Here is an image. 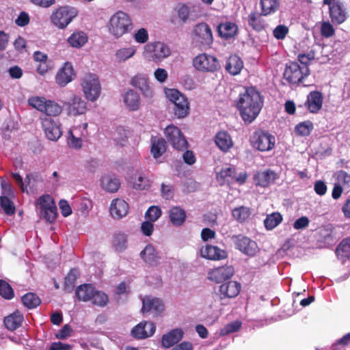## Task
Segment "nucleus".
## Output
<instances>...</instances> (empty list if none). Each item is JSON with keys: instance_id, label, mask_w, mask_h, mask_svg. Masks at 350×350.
I'll list each match as a JSON object with an SVG mask.
<instances>
[{"instance_id": "1", "label": "nucleus", "mask_w": 350, "mask_h": 350, "mask_svg": "<svg viewBox=\"0 0 350 350\" xmlns=\"http://www.w3.org/2000/svg\"><path fill=\"white\" fill-rule=\"evenodd\" d=\"M236 107L245 122H252L258 116L262 107L260 93L254 88H245L239 94L236 101Z\"/></svg>"}, {"instance_id": "2", "label": "nucleus", "mask_w": 350, "mask_h": 350, "mask_svg": "<svg viewBox=\"0 0 350 350\" xmlns=\"http://www.w3.org/2000/svg\"><path fill=\"white\" fill-rule=\"evenodd\" d=\"M132 27L133 22L131 17L122 11L114 13L110 17L107 25L109 33L116 39L128 33Z\"/></svg>"}, {"instance_id": "3", "label": "nucleus", "mask_w": 350, "mask_h": 350, "mask_svg": "<svg viewBox=\"0 0 350 350\" xmlns=\"http://www.w3.org/2000/svg\"><path fill=\"white\" fill-rule=\"evenodd\" d=\"M142 55L148 62L159 63L171 55V50L165 43L154 41L144 46Z\"/></svg>"}, {"instance_id": "4", "label": "nucleus", "mask_w": 350, "mask_h": 350, "mask_svg": "<svg viewBox=\"0 0 350 350\" xmlns=\"http://www.w3.org/2000/svg\"><path fill=\"white\" fill-rule=\"evenodd\" d=\"M35 206L40 217L49 223L57 218V209L54 198L49 194H42L37 198Z\"/></svg>"}, {"instance_id": "5", "label": "nucleus", "mask_w": 350, "mask_h": 350, "mask_svg": "<svg viewBox=\"0 0 350 350\" xmlns=\"http://www.w3.org/2000/svg\"><path fill=\"white\" fill-rule=\"evenodd\" d=\"M167 99L174 105V111L178 118L186 117L189 113V103L187 98L176 89H164Z\"/></svg>"}, {"instance_id": "6", "label": "nucleus", "mask_w": 350, "mask_h": 350, "mask_svg": "<svg viewBox=\"0 0 350 350\" xmlns=\"http://www.w3.org/2000/svg\"><path fill=\"white\" fill-rule=\"evenodd\" d=\"M75 8L64 5L55 8L50 16L51 23L59 29H66L77 16Z\"/></svg>"}, {"instance_id": "7", "label": "nucleus", "mask_w": 350, "mask_h": 350, "mask_svg": "<svg viewBox=\"0 0 350 350\" xmlns=\"http://www.w3.org/2000/svg\"><path fill=\"white\" fill-rule=\"evenodd\" d=\"M81 86L84 96L88 100L94 102L99 98L101 85L96 75L92 73L85 75L81 79Z\"/></svg>"}, {"instance_id": "8", "label": "nucleus", "mask_w": 350, "mask_h": 350, "mask_svg": "<svg viewBox=\"0 0 350 350\" xmlns=\"http://www.w3.org/2000/svg\"><path fill=\"white\" fill-rule=\"evenodd\" d=\"M310 75V70L306 66H300L293 62L287 64L284 69V78L290 83H298Z\"/></svg>"}, {"instance_id": "9", "label": "nucleus", "mask_w": 350, "mask_h": 350, "mask_svg": "<svg viewBox=\"0 0 350 350\" xmlns=\"http://www.w3.org/2000/svg\"><path fill=\"white\" fill-rule=\"evenodd\" d=\"M252 147L259 151L265 152L272 150L275 146V137L267 132L257 131L250 138Z\"/></svg>"}, {"instance_id": "10", "label": "nucleus", "mask_w": 350, "mask_h": 350, "mask_svg": "<svg viewBox=\"0 0 350 350\" xmlns=\"http://www.w3.org/2000/svg\"><path fill=\"white\" fill-rule=\"evenodd\" d=\"M193 66L198 71L202 72H213L219 68L217 59L207 53H200L193 59Z\"/></svg>"}, {"instance_id": "11", "label": "nucleus", "mask_w": 350, "mask_h": 350, "mask_svg": "<svg viewBox=\"0 0 350 350\" xmlns=\"http://www.w3.org/2000/svg\"><path fill=\"white\" fill-rule=\"evenodd\" d=\"M64 106L68 116H83L88 110L87 103L78 94H73L68 101L64 103Z\"/></svg>"}, {"instance_id": "12", "label": "nucleus", "mask_w": 350, "mask_h": 350, "mask_svg": "<svg viewBox=\"0 0 350 350\" xmlns=\"http://www.w3.org/2000/svg\"><path fill=\"white\" fill-rule=\"evenodd\" d=\"M88 124L84 122L81 125L74 126L68 131L67 135V144L70 148L79 150L82 148V137L88 135Z\"/></svg>"}, {"instance_id": "13", "label": "nucleus", "mask_w": 350, "mask_h": 350, "mask_svg": "<svg viewBox=\"0 0 350 350\" xmlns=\"http://www.w3.org/2000/svg\"><path fill=\"white\" fill-rule=\"evenodd\" d=\"M130 84L138 89L144 98L148 100L153 99L155 92L148 78L142 74H137L131 78Z\"/></svg>"}, {"instance_id": "14", "label": "nucleus", "mask_w": 350, "mask_h": 350, "mask_svg": "<svg viewBox=\"0 0 350 350\" xmlns=\"http://www.w3.org/2000/svg\"><path fill=\"white\" fill-rule=\"evenodd\" d=\"M165 135L172 146L177 150H183L187 146V142L181 131L174 125H168L164 131Z\"/></svg>"}, {"instance_id": "15", "label": "nucleus", "mask_w": 350, "mask_h": 350, "mask_svg": "<svg viewBox=\"0 0 350 350\" xmlns=\"http://www.w3.org/2000/svg\"><path fill=\"white\" fill-rule=\"evenodd\" d=\"M40 120L46 138L51 141H57L62 135L60 123L46 116L41 118Z\"/></svg>"}, {"instance_id": "16", "label": "nucleus", "mask_w": 350, "mask_h": 350, "mask_svg": "<svg viewBox=\"0 0 350 350\" xmlns=\"http://www.w3.org/2000/svg\"><path fill=\"white\" fill-rule=\"evenodd\" d=\"M142 311L144 314H151L154 317H157L163 312L165 306L159 298L152 296H146L142 299Z\"/></svg>"}, {"instance_id": "17", "label": "nucleus", "mask_w": 350, "mask_h": 350, "mask_svg": "<svg viewBox=\"0 0 350 350\" xmlns=\"http://www.w3.org/2000/svg\"><path fill=\"white\" fill-rule=\"evenodd\" d=\"M234 274V268L231 265H224L210 269L207 272L208 280L215 283L230 278Z\"/></svg>"}, {"instance_id": "18", "label": "nucleus", "mask_w": 350, "mask_h": 350, "mask_svg": "<svg viewBox=\"0 0 350 350\" xmlns=\"http://www.w3.org/2000/svg\"><path fill=\"white\" fill-rule=\"evenodd\" d=\"M75 76L73 65L70 62H65L55 75V82L59 87H65Z\"/></svg>"}, {"instance_id": "19", "label": "nucleus", "mask_w": 350, "mask_h": 350, "mask_svg": "<svg viewBox=\"0 0 350 350\" xmlns=\"http://www.w3.org/2000/svg\"><path fill=\"white\" fill-rule=\"evenodd\" d=\"M193 39L202 45L210 46L213 41L212 30L208 25L201 23L194 28Z\"/></svg>"}, {"instance_id": "20", "label": "nucleus", "mask_w": 350, "mask_h": 350, "mask_svg": "<svg viewBox=\"0 0 350 350\" xmlns=\"http://www.w3.org/2000/svg\"><path fill=\"white\" fill-rule=\"evenodd\" d=\"M234 241L236 248L247 256H253L258 252L256 243L248 237L239 235L234 238Z\"/></svg>"}, {"instance_id": "21", "label": "nucleus", "mask_w": 350, "mask_h": 350, "mask_svg": "<svg viewBox=\"0 0 350 350\" xmlns=\"http://www.w3.org/2000/svg\"><path fill=\"white\" fill-rule=\"evenodd\" d=\"M156 331V325L151 321H142L135 326L131 330L133 337L144 339L152 336Z\"/></svg>"}, {"instance_id": "22", "label": "nucleus", "mask_w": 350, "mask_h": 350, "mask_svg": "<svg viewBox=\"0 0 350 350\" xmlns=\"http://www.w3.org/2000/svg\"><path fill=\"white\" fill-rule=\"evenodd\" d=\"M122 101L126 109L136 111L140 109L142 101L139 94L132 89H129L122 94Z\"/></svg>"}, {"instance_id": "23", "label": "nucleus", "mask_w": 350, "mask_h": 350, "mask_svg": "<svg viewBox=\"0 0 350 350\" xmlns=\"http://www.w3.org/2000/svg\"><path fill=\"white\" fill-rule=\"evenodd\" d=\"M129 211V206L122 198L113 199L109 206V213L114 219H121L125 217Z\"/></svg>"}, {"instance_id": "24", "label": "nucleus", "mask_w": 350, "mask_h": 350, "mask_svg": "<svg viewBox=\"0 0 350 350\" xmlns=\"http://www.w3.org/2000/svg\"><path fill=\"white\" fill-rule=\"evenodd\" d=\"M200 254L201 257L211 260H219L227 257L225 250L211 245L202 246L200 250Z\"/></svg>"}, {"instance_id": "25", "label": "nucleus", "mask_w": 350, "mask_h": 350, "mask_svg": "<svg viewBox=\"0 0 350 350\" xmlns=\"http://www.w3.org/2000/svg\"><path fill=\"white\" fill-rule=\"evenodd\" d=\"M101 188L108 193L117 192L121 185L120 179L113 174H103L100 179Z\"/></svg>"}, {"instance_id": "26", "label": "nucleus", "mask_w": 350, "mask_h": 350, "mask_svg": "<svg viewBox=\"0 0 350 350\" xmlns=\"http://www.w3.org/2000/svg\"><path fill=\"white\" fill-rule=\"evenodd\" d=\"M137 52V47L135 45L123 46L116 50L114 59L118 64L125 63L133 58Z\"/></svg>"}, {"instance_id": "27", "label": "nucleus", "mask_w": 350, "mask_h": 350, "mask_svg": "<svg viewBox=\"0 0 350 350\" xmlns=\"http://www.w3.org/2000/svg\"><path fill=\"white\" fill-rule=\"evenodd\" d=\"M214 142L217 147L223 152H228L233 147L234 142L229 133L221 131L214 137Z\"/></svg>"}, {"instance_id": "28", "label": "nucleus", "mask_w": 350, "mask_h": 350, "mask_svg": "<svg viewBox=\"0 0 350 350\" xmlns=\"http://www.w3.org/2000/svg\"><path fill=\"white\" fill-rule=\"evenodd\" d=\"M329 16L334 23L341 24L345 21L347 13L342 3L334 1L329 7Z\"/></svg>"}, {"instance_id": "29", "label": "nucleus", "mask_w": 350, "mask_h": 350, "mask_svg": "<svg viewBox=\"0 0 350 350\" xmlns=\"http://www.w3.org/2000/svg\"><path fill=\"white\" fill-rule=\"evenodd\" d=\"M241 291V284L235 281H229L219 286V296L221 299L237 297Z\"/></svg>"}, {"instance_id": "30", "label": "nucleus", "mask_w": 350, "mask_h": 350, "mask_svg": "<svg viewBox=\"0 0 350 350\" xmlns=\"http://www.w3.org/2000/svg\"><path fill=\"white\" fill-rule=\"evenodd\" d=\"M323 100L322 94L320 92L314 91L308 95L305 105L310 112L316 113L322 108Z\"/></svg>"}, {"instance_id": "31", "label": "nucleus", "mask_w": 350, "mask_h": 350, "mask_svg": "<svg viewBox=\"0 0 350 350\" xmlns=\"http://www.w3.org/2000/svg\"><path fill=\"white\" fill-rule=\"evenodd\" d=\"M235 167L225 166L216 174V180L220 185H230L234 182Z\"/></svg>"}, {"instance_id": "32", "label": "nucleus", "mask_w": 350, "mask_h": 350, "mask_svg": "<svg viewBox=\"0 0 350 350\" xmlns=\"http://www.w3.org/2000/svg\"><path fill=\"white\" fill-rule=\"evenodd\" d=\"M184 332L183 329L176 328L174 329L162 337V346L164 348H170L174 345L178 343L183 338Z\"/></svg>"}, {"instance_id": "33", "label": "nucleus", "mask_w": 350, "mask_h": 350, "mask_svg": "<svg viewBox=\"0 0 350 350\" xmlns=\"http://www.w3.org/2000/svg\"><path fill=\"white\" fill-rule=\"evenodd\" d=\"M88 41V36L83 31L76 30L67 38V42L70 46L75 49H81Z\"/></svg>"}, {"instance_id": "34", "label": "nucleus", "mask_w": 350, "mask_h": 350, "mask_svg": "<svg viewBox=\"0 0 350 350\" xmlns=\"http://www.w3.org/2000/svg\"><path fill=\"white\" fill-rule=\"evenodd\" d=\"M217 31L220 37L224 39L234 38L238 32L237 25L231 21H226L218 25Z\"/></svg>"}, {"instance_id": "35", "label": "nucleus", "mask_w": 350, "mask_h": 350, "mask_svg": "<svg viewBox=\"0 0 350 350\" xmlns=\"http://www.w3.org/2000/svg\"><path fill=\"white\" fill-rule=\"evenodd\" d=\"M132 187L137 190H146L150 187L151 181L142 172H136L131 179Z\"/></svg>"}, {"instance_id": "36", "label": "nucleus", "mask_w": 350, "mask_h": 350, "mask_svg": "<svg viewBox=\"0 0 350 350\" xmlns=\"http://www.w3.org/2000/svg\"><path fill=\"white\" fill-rule=\"evenodd\" d=\"M166 150V142L159 137H152L151 139V154L154 159L160 157Z\"/></svg>"}, {"instance_id": "37", "label": "nucleus", "mask_w": 350, "mask_h": 350, "mask_svg": "<svg viewBox=\"0 0 350 350\" xmlns=\"http://www.w3.org/2000/svg\"><path fill=\"white\" fill-rule=\"evenodd\" d=\"M243 68V63L237 55H231L227 60L226 69L232 75L240 73Z\"/></svg>"}, {"instance_id": "38", "label": "nucleus", "mask_w": 350, "mask_h": 350, "mask_svg": "<svg viewBox=\"0 0 350 350\" xmlns=\"http://www.w3.org/2000/svg\"><path fill=\"white\" fill-rule=\"evenodd\" d=\"M23 321V314L16 310L4 319V324L8 329L15 330L21 325Z\"/></svg>"}, {"instance_id": "39", "label": "nucleus", "mask_w": 350, "mask_h": 350, "mask_svg": "<svg viewBox=\"0 0 350 350\" xmlns=\"http://www.w3.org/2000/svg\"><path fill=\"white\" fill-rule=\"evenodd\" d=\"M260 14L268 16L275 13L280 7V0H260Z\"/></svg>"}, {"instance_id": "40", "label": "nucleus", "mask_w": 350, "mask_h": 350, "mask_svg": "<svg viewBox=\"0 0 350 350\" xmlns=\"http://www.w3.org/2000/svg\"><path fill=\"white\" fill-rule=\"evenodd\" d=\"M140 256L149 265L157 263L159 259L157 252L152 245H147L140 252Z\"/></svg>"}, {"instance_id": "41", "label": "nucleus", "mask_w": 350, "mask_h": 350, "mask_svg": "<svg viewBox=\"0 0 350 350\" xmlns=\"http://www.w3.org/2000/svg\"><path fill=\"white\" fill-rule=\"evenodd\" d=\"M170 221L174 226L182 225L186 219L185 211L178 206L172 207L169 211Z\"/></svg>"}, {"instance_id": "42", "label": "nucleus", "mask_w": 350, "mask_h": 350, "mask_svg": "<svg viewBox=\"0 0 350 350\" xmlns=\"http://www.w3.org/2000/svg\"><path fill=\"white\" fill-rule=\"evenodd\" d=\"M276 178V174L269 170L260 172L256 176L257 184L262 187H267L274 183Z\"/></svg>"}, {"instance_id": "43", "label": "nucleus", "mask_w": 350, "mask_h": 350, "mask_svg": "<svg viewBox=\"0 0 350 350\" xmlns=\"http://www.w3.org/2000/svg\"><path fill=\"white\" fill-rule=\"evenodd\" d=\"M94 288L91 284L81 285L76 290V295L81 301H90L92 299Z\"/></svg>"}, {"instance_id": "44", "label": "nucleus", "mask_w": 350, "mask_h": 350, "mask_svg": "<svg viewBox=\"0 0 350 350\" xmlns=\"http://www.w3.org/2000/svg\"><path fill=\"white\" fill-rule=\"evenodd\" d=\"M127 236L124 233L116 234L112 240V246L117 252H122L127 247Z\"/></svg>"}, {"instance_id": "45", "label": "nucleus", "mask_w": 350, "mask_h": 350, "mask_svg": "<svg viewBox=\"0 0 350 350\" xmlns=\"http://www.w3.org/2000/svg\"><path fill=\"white\" fill-rule=\"evenodd\" d=\"M47 100L44 96L33 95L29 97L27 103L32 108L43 113Z\"/></svg>"}, {"instance_id": "46", "label": "nucleus", "mask_w": 350, "mask_h": 350, "mask_svg": "<svg viewBox=\"0 0 350 350\" xmlns=\"http://www.w3.org/2000/svg\"><path fill=\"white\" fill-rule=\"evenodd\" d=\"M62 112V107L53 100H47L44 113L48 116H58Z\"/></svg>"}, {"instance_id": "47", "label": "nucleus", "mask_w": 350, "mask_h": 350, "mask_svg": "<svg viewBox=\"0 0 350 350\" xmlns=\"http://www.w3.org/2000/svg\"><path fill=\"white\" fill-rule=\"evenodd\" d=\"M282 221L280 213L275 212L268 215L264 221L265 226L267 230H272L278 226Z\"/></svg>"}, {"instance_id": "48", "label": "nucleus", "mask_w": 350, "mask_h": 350, "mask_svg": "<svg viewBox=\"0 0 350 350\" xmlns=\"http://www.w3.org/2000/svg\"><path fill=\"white\" fill-rule=\"evenodd\" d=\"M339 258L345 261V258L350 257V237L343 240L336 250Z\"/></svg>"}, {"instance_id": "49", "label": "nucleus", "mask_w": 350, "mask_h": 350, "mask_svg": "<svg viewBox=\"0 0 350 350\" xmlns=\"http://www.w3.org/2000/svg\"><path fill=\"white\" fill-rule=\"evenodd\" d=\"M248 23L256 31H261L266 27L265 21L256 13L252 12L248 16Z\"/></svg>"}, {"instance_id": "50", "label": "nucleus", "mask_w": 350, "mask_h": 350, "mask_svg": "<svg viewBox=\"0 0 350 350\" xmlns=\"http://www.w3.org/2000/svg\"><path fill=\"white\" fill-rule=\"evenodd\" d=\"M313 128L312 122L307 120L297 124L295 128V131L299 136H308L310 134Z\"/></svg>"}, {"instance_id": "51", "label": "nucleus", "mask_w": 350, "mask_h": 350, "mask_svg": "<svg viewBox=\"0 0 350 350\" xmlns=\"http://www.w3.org/2000/svg\"><path fill=\"white\" fill-rule=\"evenodd\" d=\"M250 208L245 206L235 208L232 212L233 218L239 222L245 221L250 217Z\"/></svg>"}, {"instance_id": "52", "label": "nucleus", "mask_w": 350, "mask_h": 350, "mask_svg": "<svg viewBox=\"0 0 350 350\" xmlns=\"http://www.w3.org/2000/svg\"><path fill=\"white\" fill-rule=\"evenodd\" d=\"M92 303L100 307L106 306L109 302L108 295L104 292L96 291L94 288L92 299H90Z\"/></svg>"}, {"instance_id": "53", "label": "nucleus", "mask_w": 350, "mask_h": 350, "mask_svg": "<svg viewBox=\"0 0 350 350\" xmlns=\"http://www.w3.org/2000/svg\"><path fill=\"white\" fill-rule=\"evenodd\" d=\"M23 304L28 308H33L40 304V298L34 293H27L22 297Z\"/></svg>"}, {"instance_id": "54", "label": "nucleus", "mask_w": 350, "mask_h": 350, "mask_svg": "<svg viewBox=\"0 0 350 350\" xmlns=\"http://www.w3.org/2000/svg\"><path fill=\"white\" fill-rule=\"evenodd\" d=\"M162 215V211L158 206H151L145 213V218L152 222L157 221Z\"/></svg>"}, {"instance_id": "55", "label": "nucleus", "mask_w": 350, "mask_h": 350, "mask_svg": "<svg viewBox=\"0 0 350 350\" xmlns=\"http://www.w3.org/2000/svg\"><path fill=\"white\" fill-rule=\"evenodd\" d=\"M0 203L2 208L7 215H12L15 213V206L10 198L5 196H1Z\"/></svg>"}, {"instance_id": "56", "label": "nucleus", "mask_w": 350, "mask_h": 350, "mask_svg": "<svg viewBox=\"0 0 350 350\" xmlns=\"http://www.w3.org/2000/svg\"><path fill=\"white\" fill-rule=\"evenodd\" d=\"M0 295L6 299H11L14 295L11 286L5 281L1 280H0Z\"/></svg>"}, {"instance_id": "57", "label": "nucleus", "mask_w": 350, "mask_h": 350, "mask_svg": "<svg viewBox=\"0 0 350 350\" xmlns=\"http://www.w3.org/2000/svg\"><path fill=\"white\" fill-rule=\"evenodd\" d=\"M13 178L16 181V183L18 185L23 192L28 193V185H30L31 180L33 179L32 176L28 174L25 180V182L23 181V178L21 175L18 173H14L12 174Z\"/></svg>"}, {"instance_id": "58", "label": "nucleus", "mask_w": 350, "mask_h": 350, "mask_svg": "<svg viewBox=\"0 0 350 350\" xmlns=\"http://www.w3.org/2000/svg\"><path fill=\"white\" fill-rule=\"evenodd\" d=\"M133 38L137 43L145 44L149 39V34L146 29L140 28L133 33Z\"/></svg>"}, {"instance_id": "59", "label": "nucleus", "mask_w": 350, "mask_h": 350, "mask_svg": "<svg viewBox=\"0 0 350 350\" xmlns=\"http://www.w3.org/2000/svg\"><path fill=\"white\" fill-rule=\"evenodd\" d=\"M337 183L345 189H350V175L344 171H340L336 176Z\"/></svg>"}, {"instance_id": "60", "label": "nucleus", "mask_w": 350, "mask_h": 350, "mask_svg": "<svg viewBox=\"0 0 350 350\" xmlns=\"http://www.w3.org/2000/svg\"><path fill=\"white\" fill-rule=\"evenodd\" d=\"M288 31L289 29L286 25H279L273 30V35L277 40H284Z\"/></svg>"}, {"instance_id": "61", "label": "nucleus", "mask_w": 350, "mask_h": 350, "mask_svg": "<svg viewBox=\"0 0 350 350\" xmlns=\"http://www.w3.org/2000/svg\"><path fill=\"white\" fill-rule=\"evenodd\" d=\"M241 325V322L238 321L230 323L220 330L219 334L221 336H225L230 333L237 332L239 329Z\"/></svg>"}, {"instance_id": "62", "label": "nucleus", "mask_w": 350, "mask_h": 350, "mask_svg": "<svg viewBox=\"0 0 350 350\" xmlns=\"http://www.w3.org/2000/svg\"><path fill=\"white\" fill-rule=\"evenodd\" d=\"M79 275L77 270L72 269L67 275L65 278V288L67 290H70L73 287L74 283Z\"/></svg>"}, {"instance_id": "63", "label": "nucleus", "mask_w": 350, "mask_h": 350, "mask_svg": "<svg viewBox=\"0 0 350 350\" xmlns=\"http://www.w3.org/2000/svg\"><path fill=\"white\" fill-rule=\"evenodd\" d=\"M153 75L156 81L160 83H164L168 78L167 71L163 68H157Z\"/></svg>"}, {"instance_id": "64", "label": "nucleus", "mask_w": 350, "mask_h": 350, "mask_svg": "<svg viewBox=\"0 0 350 350\" xmlns=\"http://www.w3.org/2000/svg\"><path fill=\"white\" fill-rule=\"evenodd\" d=\"M315 55L313 51L308 53H300L298 55V60L301 64V66H306L308 67V64L314 59Z\"/></svg>"}]
</instances>
